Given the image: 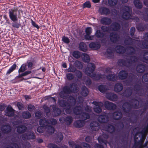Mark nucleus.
Listing matches in <instances>:
<instances>
[{"label": "nucleus", "instance_id": "72a5a7b5", "mask_svg": "<svg viewBox=\"0 0 148 148\" xmlns=\"http://www.w3.org/2000/svg\"><path fill=\"white\" fill-rule=\"evenodd\" d=\"M106 79L109 81L114 82L118 80V77L116 74H109L106 76Z\"/></svg>", "mask_w": 148, "mask_h": 148}, {"label": "nucleus", "instance_id": "9d476101", "mask_svg": "<svg viewBox=\"0 0 148 148\" xmlns=\"http://www.w3.org/2000/svg\"><path fill=\"white\" fill-rule=\"evenodd\" d=\"M109 38L110 41L113 43H117L120 39L119 35L116 32H112L110 33Z\"/></svg>", "mask_w": 148, "mask_h": 148}, {"label": "nucleus", "instance_id": "5701e85b", "mask_svg": "<svg viewBox=\"0 0 148 148\" xmlns=\"http://www.w3.org/2000/svg\"><path fill=\"white\" fill-rule=\"evenodd\" d=\"M27 130V127L25 125H21L17 127L16 132L19 134H22L25 133Z\"/></svg>", "mask_w": 148, "mask_h": 148}, {"label": "nucleus", "instance_id": "13d9d810", "mask_svg": "<svg viewBox=\"0 0 148 148\" xmlns=\"http://www.w3.org/2000/svg\"><path fill=\"white\" fill-rule=\"evenodd\" d=\"M73 121V118L71 116H67L65 118V123L68 125H70Z\"/></svg>", "mask_w": 148, "mask_h": 148}, {"label": "nucleus", "instance_id": "864d4df0", "mask_svg": "<svg viewBox=\"0 0 148 148\" xmlns=\"http://www.w3.org/2000/svg\"><path fill=\"white\" fill-rule=\"evenodd\" d=\"M47 128V132L49 134H53L55 131V128L53 126L51 125L48 126Z\"/></svg>", "mask_w": 148, "mask_h": 148}, {"label": "nucleus", "instance_id": "052dcab7", "mask_svg": "<svg viewBox=\"0 0 148 148\" xmlns=\"http://www.w3.org/2000/svg\"><path fill=\"white\" fill-rule=\"evenodd\" d=\"M16 64H14L11 66L9 69L7 71L6 75H9L15 69H16Z\"/></svg>", "mask_w": 148, "mask_h": 148}, {"label": "nucleus", "instance_id": "f03ea898", "mask_svg": "<svg viewBox=\"0 0 148 148\" xmlns=\"http://www.w3.org/2000/svg\"><path fill=\"white\" fill-rule=\"evenodd\" d=\"M78 87L77 84L75 83L70 84L69 86H65L62 89V90L60 92L59 95L61 98L65 99L67 96L65 94H70L77 92Z\"/></svg>", "mask_w": 148, "mask_h": 148}, {"label": "nucleus", "instance_id": "7c9ffc66", "mask_svg": "<svg viewBox=\"0 0 148 148\" xmlns=\"http://www.w3.org/2000/svg\"><path fill=\"white\" fill-rule=\"evenodd\" d=\"M118 76L119 78L120 79H124L127 77L128 73L127 71L124 70H122L119 72Z\"/></svg>", "mask_w": 148, "mask_h": 148}, {"label": "nucleus", "instance_id": "c85d7f7f", "mask_svg": "<svg viewBox=\"0 0 148 148\" xmlns=\"http://www.w3.org/2000/svg\"><path fill=\"white\" fill-rule=\"evenodd\" d=\"M99 123L97 121H92L90 124L91 129L92 131L98 130L99 129Z\"/></svg>", "mask_w": 148, "mask_h": 148}, {"label": "nucleus", "instance_id": "423d86ee", "mask_svg": "<svg viewBox=\"0 0 148 148\" xmlns=\"http://www.w3.org/2000/svg\"><path fill=\"white\" fill-rule=\"evenodd\" d=\"M139 103H136L134 105L131 103L125 102L123 103L122 105V109L125 112L128 113L132 108L136 109L138 108Z\"/></svg>", "mask_w": 148, "mask_h": 148}, {"label": "nucleus", "instance_id": "393cba45", "mask_svg": "<svg viewBox=\"0 0 148 148\" xmlns=\"http://www.w3.org/2000/svg\"><path fill=\"white\" fill-rule=\"evenodd\" d=\"M100 22L102 24L108 25L111 23L112 20L110 18L104 17L101 19Z\"/></svg>", "mask_w": 148, "mask_h": 148}, {"label": "nucleus", "instance_id": "5fc2aeb1", "mask_svg": "<svg viewBox=\"0 0 148 148\" xmlns=\"http://www.w3.org/2000/svg\"><path fill=\"white\" fill-rule=\"evenodd\" d=\"M118 0H108V5L110 7H112L117 3Z\"/></svg>", "mask_w": 148, "mask_h": 148}, {"label": "nucleus", "instance_id": "4468645a", "mask_svg": "<svg viewBox=\"0 0 148 148\" xmlns=\"http://www.w3.org/2000/svg\"><path fill=\"white\" fill-rule=\"evenodd\" d=\"M98 121L101 123H107L109 120V117L106 113L100 115L98 119Z\"/></svg>", "mask_w": 148, "mask_h": 148}, {"label": "nucleus", "instance_id": "6e6d98bb", "mask_svg": "<svg viewBox=\"0 0 148 148\" xmlns=\"http://www.w3.org/2000/svg\"><path fill=\"white\" fill-rule=\"evenodd\" d=\"M59 105L62 107L64 108L66 107L67 105L70 103L65 100L63 99H61L59 102Z\"/></svg>", "mask_w": 148, "mask_h": 148}, {"label": "nucleus", "instance_id": "cd10ccee", "mask_svg": "<svg viewBox=\"0 0 148 148\" xmlns=\"http://www.w3.org/2000/svg\"><path fill=\"white\" fill-rule=\"evenodd\" d=\"M88 76L96 81H98L102 78V75L101 73L96 74L95 73L90 74L88 73Z\"/></svg>", "mask_w": 148, "mask_h": 148}, {"label": "nucleus", "instance_id": "c03bdc74", "mask_svg": "<svg viewBox=\"0 0 148 148\" xmlns=\"http://www.w3.org/2000/svg\"><path fill=\"white\" fill-rule=\"evenodd\" d=\"M80 115V118L84 121L87 119H89L90 117V114L86 112H83Z\"/></svg>", "mask_w": 148, "mask_h": 148}, {"label": "nucleus", "instance_id": "49530a36", "mask_svg": "<svg viewBox=\"0 0 148 148\" xmlns=\"http://www.w3.org/2000/svg\"><path fill=\"white\" fill-rule=\"evenodd\" d=\"M73 57L77 59H78L82 57V53L78 51H73L72 53Z\"/></svg>", "mask_w": 148, "mask_h": 148}, {"label": "nucleus", "instance_id": "4d7b16f0", "mask_svg": "<svg viewBox=\"0 0 148 148\" xmlns=\"http://www.w3.org/2000/svg\"><path fill=\"white\" fill-rule=\"evenodd\" d=\"M22 73L21 74H20V73H19L18 75L17 76V77L18 78H20L23 77L27 76L29 74L31 73L32 71L30 70H28L26 71H25Z\"/></svg>", "mask_w": 148, "mask_h": 148}, {"label": "nucleus", "instance_id": "6e6552de", "mask_svg": "<svg viewBox=\"0 0 148 148\" xmlns=\"http://www.w3.org/2000/svg\"><path fill=\"white\" fill-rule=\"evenodd\" d=\"M21 137L24 140H34L36 138V136L33 131H29L22 134Z\"/></svg>", "mask_w": 148, "mask_h": 148}, {"label": "nucleus", "instance_id": "0eeeda50", "mask_svg": "<svg viewBox=\"0 0 148 148\" xmlns=\"http://www.w3.org/2000/svg\"><path fill=\"white\" fill-rule=\"evenodd\" d=\"M123 12L121 16L123 19L124 20H128L131 18L132 9L130 6H125L123 8Z\"/></svg>", "mask_w": 148, "mask_h": 148}, {"label": "nucleus", "instance_id": "bb28decb", "mask_svg": "<svg viewBox=\"0 0 148 148\" xmlns=\"http://www.w3.org/2000/svg\"><path fill=\"white\" fill-rule=\"evenodd\" d=\"M84 124V121L81 120H77L74 122L73 123L74 126L77 128H80L83 127Z\"/></svg>", "mask_w": 148, "mask_h": 148}, {"label": "nucleus", "instance_id": "f3484780", "mask_svg": "<svg viewBox=\"0 0 148 148\" xmlns=\"http://www.w3.org/2000/svg\"><path fill=\"white\" fill-rule=\"evenodd\" d=\"M1 130L3 133L8 134L11 131L12 127L9 124L4 125L2 126Z\"/></svg>", "mask_w": 148, "mask_h": 148}, {"label": "nucleus", "instance_id": "dca6fc26", "mask_svg": "<svg viewBox=\"0 0 148 148\" xmlns=\"http://www.w3.org/2000/svg\"><path fill=\"white\" fill-rule=\"evenodd\" d=\"M103 106L108 110H114L116 108V105L113 103L108 101L104 102Z\"/></svg>", "mask_w": 148, "mask_h": 148}, {"label": "nucleus", "instance_id": "39448f33", "mask_svg": "<svg viewBox=\"0 0 148 148\" xmlns=\"http://www.w3.org/2000/svg\"><path fill=\"white\" fill-rule=\"evenodd\" d=\"M34 66L33 61L30 60H28L26 63L23 64L18 70V72L19 73L23 72L26 71L27 69H33Z\"/></svg>", "mask_w": 148, "mask_h": 148}, {"label": "nucleus", "instance_id": "a878e982", "mask_svg": "<svg viewBox=\"0 0 148 148\" xmlns=\"http://www.w3.org/2000/svg\"><path fill=\"white\" fill-rule=\"evenodd\" d=\"M115 49L116 52L119 54H123L126 51L125 48L120 45H116L115 47Z\"/></svg>", "mask_w": 148, "mask_h": 148}, {"label": "nucleus", "instance_id": "a18cd8bd", "mask_svg": "<svg viewBox=\"0 0 148 148\" xmlns=\"http://www.w3.org/2000/svg\"><path fill=\"white\" fill-rule=\"evenodd\" d=\"M146 28V25L142 23L138 24L136 25V28L139 31H143L145 30Z\"/></svg>", "mask_w": 148, "mask_h": 148}, {"label": "nucleus", "instance_id": "7ed1b4c3", "mask_svg": "<svg viewBox=\"0 0 148 148\" xmlns=\"http://www.w3.org/2000/svg\"><path fill=\"white\" fill-rule=\"evenodd\" d=\"M9 16L10 19L14 23H12V26L14 27L18 28L21 26V24L18 22H16L18 21V18H21V15L20 13L18 14V9L16 8L14 9L9 10Z\"/></svg>", "mask_w": 148, "mask_h": 148}, {"label": "nucleus", "instance_id": "338daca9", "mask_svg": "<svg viewBox=\"0 0 148 148\" xmlns=\"http://www.w3.org/2000/svg\"><path fill=\"white\" fill-rule=\"evenodd\" d=\"M66 76L67 79L69 81L73 79L75 77L74 75L71 73H67Z\"/></svg>", "mask_w": 148, "mask_h": 148}, {"label": "nucleus", "instance_id": "a19ab883", "mask_svg": "<svg viewBox=\"0 0 148 148\" xmlns=\"http://www.w3.org/2000/svg\"><path fill=\"white\" fill-rule=\"evenodd\" d=\"M98 89L101 93H105L107 91L108 88L106 85L101 84L98 86Z\"/></svg>", "mask_w": 148, "mask_h": 148}, {"label": "nucleus", "instance_id": "c9c22d12", "mask_svg": "<svg viewBox=\"0 0 148 148\" xmlns=\"http://www.w3.org/2000/svg\"><path fill=\"white\" fill-rule=\"evenodd\" d=\"M120 27L121 26L120 24L116 22L113 23L111 25V30L113 31H117L120 29Z\"/></svg>", "mask_w": 148, "mask_h": 148}, {"label": "nucleus", "instance_id": "aec40b11", "mask_svg": "<svg viewBox=\"0 0 148 148\" xmlns=\"http://www.w3.org/2000/svg\"><path fill=\"white\" fill-rule=\"evenodd\" d=\"M138 45L142 49H148V40L145 39L142 41L140 40L138 43Z\"/></svg>", "mask_w": 148, "mask_h": 148}, {"label": "nucleus", "instance_id": "f257e3e1", "mask_svg": "<svg viewBox=\"0 0 148 148\" xmlns=\"http://www.w3.org/2000/svg\"><path fill=\"white\" fill-rule=\"evenodd\" d=\"M128 79L130 82L134 84L133 89L136 93L140 96H145L147 93L148 95V84L146 86V89L143 88L141 82L137 76L134 74L129 76Z\"/></svg>", "mask_w": 148, "mask_h": 148}, {"label": "nucleus", "instance_id": "de8ad7c7", "mask_svg": "<svg viewBox=\"0 0 148 148\" xmlns=\"http://www.w3.org/2000/svg\"><path fill=\"white\" fill-rule=\"evenodd\" d=\"M134 4L135 6L138 9H141L143 7L142 3L139 0H134Z\"/></svg>", "mask_w": 148, "mask_h": 148}, {"label": "nucleus", "instance_id": "f8f14e48", "mask_svg": "<svg viewBox=\"0 0 148 148\" xmlns=\"http://www.w3.org/2000/svg\"><path fill=\"white\" fill-rule=\"evenodd\" d=\"M109 137V135L108 134L103 133L101 136L98 138V140L99 143H103L104 145H107L108 143L107 140Z\"/></svg>", "mask_w": 148, "mask_h": 148}, {"label": "nucleus", "instance_id": "b1692460", "mask_svg": "<svg viewBox=\"0 0 148 148\" xmlns=\"http://www.w3.org/2000/svg\"><path fill=\"white\" fill-rule=\"evenodd\" d=\"M73 112L75 114L80 115L83 112L82 108L80 106H77L74 107L73 109Z\"/></svg>", "mask_w": 148, "mask_h": 148}, {"label": "nucleus", "instance_id": "9b49d317", "mask_svg": "<svg viewBox=\"0 0 148 148\" xmlns=\"http://www.w3.org/2000/svg\"><path fill=\"white\" fill-rule=\"evenodd\" d=\"M129 131L126 133L123 132V135L119 137V143L121 144L127 145V143Z\"/></svg>", "mask_w": 148, "mask_h": 148}, {"label": "nucleus", "instance_id": "bf43d9fd", "mask_svg": "<svg viewBox=\"0 0 148 148\" xmlns=\"http://www.w3.org/2000/svg\"><path fill=\"white\" fill-rule=\"evenodd\" d=\"M69 99L70 101L71 106H75L76 102V100L75 98L72 96H69Z\"/></svg>", "mask_w": 148, "mask_h": 148}, {"label": "nucleus", "instance_id": "3c124183", "mask_svg": "<svg viewBox=\"0 0 148 148\" xmlns=\"http://www.w3.org/2000/svg\"><path fill=\"white\" fill-rule=\"evenodd\" d=\"M105 34L101 32L100 30H97L95 33V35L98 38H103L105 35Z\"/></svg>", "mask_w": 148, "mask_h": 148}, {"label": "nucleus", "instance_id": "2eb2a0df", "mask_svg": "<svg viewBox=\"0 0 148 148\" xmlns=\"http://www.w3.org/2000/svg\"><path fill=\"white\" fill-rule=\"evenodd\" d=\"M95 69V66L92 63H89L88 67L86 69L85 72L86 74L88 76V73L90 74L93 73V72Z\"/></svg>", "mask_w": 148, "mask_h": 148}, {"label": "nucleus", "instance_id": "4be33fe9", "mask_svg": "<svg viewBox=\"0 0 148 148\" xmlns=\"http://www.w3.org/2000/svg\"><path fill=\"white\" fill-rule=\"evenodd\" d=\"M7 112L5 113L6 116L9 117H12L14 115L15 110L11 106H8L6 108Z\"/></svg>", "mask_w": 148, "mask_h": 148}, {"label": "nucleus", "instance_id": "37998d69", "mask_svg": "<svg viewBox=\"0 0 148 148\" xmlns=\"http://www.w3.org/2000/svg\"><path fill=\"white\" fill-rule=\"evenodd\" d=\"M79 48L80 50L86 52L87 51V48L86 45L83 42H81L79 45Z\"/></svg>", "mask_w": 148, "mask_h": 148}, {"label": "nucleus", "instance_id": "ea45409f", "mask_svg": "<svg viewBox=\"0 0 148 148\" xmlns=\"http://www.w3.org/2000/svg\"><path fill=\"white\" fill-rule=\"evenodd\" d=\"M107 131L110 134L113 133L115 131V127L112 125L108 124L106 126Z\"/></svg>", "mask_w": 148, "mask_h": 148}, {"label": "nucleus", "instance_id": "20e7f679", "mask_svg": "<svg viewBox=\"0 0 148 148\" xmlns=\"http://www.w3.org/2000/svg\"><path fill=\"white\" fill-rule=\"evenodd\" d=\"M138 61V58L136 56H130V58L127 59V60L122 59H119L118 61V64L121 66L129 67L132 63L137 62Z\"/></svg>", "mask_w": 148, "mask_h": 148}, {"label": "nucleus", "instance_id": "e2e57ef3", "mask_svg": "<svg viewBox=\"0 0 148 148\" xmlns=\"http://www.w3.org/2000/svg\"><path fill=\"white\" fill-rule=\"evenodd\" d=\"M76 68L72 65H70L69 67L67 69V71L69 72H72L74 73L76 71Z\"/></svg>", "mask_w": 148, "mask_h": 148}, {"label": "nucleus", "instance_id": "f704fd0d", "mask_svg": "<svg viewBox=\"0 0 148 148\" xmlns=\"http://www.w3.org/2000/svg\"><path fill=\"white\" fill-rule=\"evenodd\" d=\"M132 90L130 87H127L126 90L122 93V94L123 96L126 97H129L132 95Z\"/></svg>", "mask_w": 148, "mask_h": 148}, {"label": "nucleus", "instance_id": "09e8293b", "mask_svg": "<svg viewBox=\"0 0 148 148\" xmlns=\"http://www.w3.org/2000/svg\"><path fill=\"white\" fill-rule=\"evenodd\" d=\"M53 109L54 112V116H58L60 115L61 113V111L60 108L56 106H54L53 107Z\"/></svg>", "mask_w": 148, "mask_h": 148}, {"label": "nucleus", "instance_id": "c756f323", "mask_svg": "<svg viewBox=\"0 0 148 148\" xmlns=\"http://www.w3.org/2000/svg\"><path fill=\"white\" fill-rule=\"evenodd\" d=\"M89 47L94 50H97L99 49L101 45L99 43L97 42H92L89 44Z\"/></svg>", "mask_w": 148, "mask_h": 148}, {"label": "nucleus", "instance_id": "e433bc0d", "mask_svg": "<svg viewBox=\"0 0 148 148\" xmlns=\"http://www.w3.org/2000/svg\"><path fill=\"white\" fill-rule=\"evenodd\" d=\"M123 88V86L121 83H117L114 86V91L116 92H119L121 91Z\"/></svg>", "mask_w": 148, "mask_h": 148}, {"label": "nucleus", "instance_id": "8fccbe9b", "mask_svg": "<svg viewBox=\"0 0 148 148\" xmlns=\"http://www.w3.org/2000/svg\"><path fill=\"white\" fill-rule=\"evenodd\" d=\"M83 61L85 62H89L90 61V59L89 56L87 54L82 53V57Z\"/></svg>", "mask_w": 148, "mask_h": 148}, {"label": "nucleus", "instance_id": "774afa93", "mask_svg": "<svg viewBox=\"0 0 148 148\" xmlns=\"http://www.w3.org/2000/svg\"><path fill=\"white\" fill-rule=\"evenodd\" d=\"M71 105L70 104H69L66 106V107L65 108L64 110L66 113L67 114H70L71 112Z\"/></svg>", "mask_w": 148, "mask_h": 148}, {"label": "nucleus", "instance_id": "ddd939ff", "mask_svg": "<svg viewBox=\"0 0 148 148\" xmlns=\"http://www.w3.org/2000/svg\"><path fill=\"white\" fill-rule=\"evenodd\" d=\"M16 117L18 118H22L28 119L31 117V113L28 111L19 112L16 115Z\"/></svg>", "mask_w": 148, "mask_h": 148}, {"label": "nucleus", "instance_id": "58836bf2", "mask_svg": "<svg viewBox=\"0 0 148 148\" xmlns=\"http://www.w3.org/2000/svg\"><path fill=\"white\" fill-rule=\"evenodd\" d=\"M89 91L88 88L85 86H82L80 92L81 95L83 96L86 97L88 95Z\"/></svg>", "mask_w": 148, "mask_h": 148}, {"label": "nucleus", "instance_id": "473e14b6", "mask_svg": "<svg viewBox=\"0 0 148 148\" xmlns=\"http://www.w3.org/2000/svg\"><path fill=\"white\" fill-rule=\"evenodd\" d=\"M148 131L145 130V132L143 133L141 135V136L140 138V140L138 141V146L140 147H141L142 144L143 143L145 139L146 134L147 132Z\"/></svg>", "mask_w": 148, "mask_h": 148}, {"label": "nucleus", "instance_id": "69168bd1", "mask_svg": "<svg viewBox=\"0 0 148 148\" xmlns=\"http://www.w3.org/2000/svg\"><path fill=\"white\" fill-rule=\"evenodd\" d=\"M69 144L71 145L72 148H82L79 145L76 144L74 142H69Z\"/></svg>", "mask_w": 148, "mask_h": 148}, {"label": "nucleus", "instance_id": "680f3d73", "mask_svg": "<svg viewBox=\"0 0 148 148\" xmlns=\"http://www.w3.org/2000/svg\"><path fill=\"white\" fill-rule=\"evenodd\" d=\"M101 29L104 32H108L111 30V28L108 26H102L101 27Z\"/></svg>", "mask_w": 148, "mask_h": 148}, {"label": "nucleus", "instance_id": "4c0bfd02", "mask_svg": "<svg viewBox=\"0 0 148 148\" xmlns=\"http://www.w3.org/2000/svg\"><path fill=\"white\" fill-rule=\"evenodd\" d=\"M145 64H139L137 66L136 70L138 72L143 73L145 71Z\"/></svg>", "mask_w": 148, "mask_h": 148}, {"label": "nucleus", "instance_id": "412c9836", "mask_svg": "<svg viewBox=\"0 0 148 148\" xmlns=\"http://www.w3.org/2000/svg\"><path fill=\"white\" fill-rule=\"evenodd\" d=\"M99 12L101 15L107 16L110 13V10L106 7H101L99 8Z\"/></svg>", "mask_w": 148, "mask_h": 148}, {"label": "nucleus", "instance_id": "2f4dec72", "mask_svg": "<svg viewBox=\"0 0 148 148\" xmlns=\"http://www.w3.org/2000/svg\"><path fill=\"white\" fill-rule=\"evenodd\" d=\"M123 116L122 113L121 111H116L112 113V116L114 120L120 119Z\"/></svg>", "mask_w": 148, "mask_h": 148}, {"label": "nucleus", "instance_id": "6ab92c4d", "mask_svg": "<svg viewBox=\"0 0 148 148\" xmlns=\"http://www.w3.org/2000/svg\"><path fill=\"white\" fill-rule=\"evenodd\" d=\"M106 96L108 99L113 101H116L118 99L117 95L112 93L109 92L106 93Z\"/></svg>", "mask_w": 148, "mask_h": 148}, {"label": "nucleus", "instance_id": "a211bd4d", "mask_svg": "<svg viewBox=\"0 0 148 148\" xmlns=\"http://www.w3.org/2000/svg\"><path fill=\"white\" fill-rule=\"evenodd\" d=\"M39 125L45 128H47L48 126H49L50 122H49V119L44 118L41 119L39 121Z\"/></svg>", "mask_w": 148, "mask_h": 148}, {"label": "nucleus", "instance_id": "603ef678", "mask_svg": "<svg viewBox=\"0 0 148 148\" xmlns=\"http://www.w3.org/2000/svg\"><path fill=\"white\" fill-rule=\"evenodd\" d=\"M139 128L138 127H136L134 128V129L133 131L134 132V134H133L134 135V136H137L138 134H141V135L143 134L145 131L146 130L145 128H143L141 131H139V130H138L136 133H134L135 131L134 130H136L137 128Z\"/></svg>", "mask_w": 148, "mask_h": 148}, {"label": "nucleus", "instance_id": "1a4fd4ad", "mask_svg": "<svg viewBox=\"0 0 148 148\" xmlns=\"http://www.w3.org/2000/svg\"><path fill=\"white\" fill-rule=\"evenodd\" d=\"M92 103L95 106L93 108L94 111L97 113H101L102 111V107L103 106V103L96 101H94Z\"/></svg>", "mask_w": 148, "mask_h": 148}, {"label": "nucleus", "instance_id": "79ce46f5", "mask_svg": "<svg viewBox=\"0 0 148 148\" xmlns=\"http://www.w3.org/2000/svg\"><path fill=\"white\" fill-rule=\"evenodd\" d=\"M135 40V39L132 38L130 36H128L125 40L124 43L126 45H132L134 44Z\"/></svg>", "mask_w": 148, "mask_h": 148}, {"label": "nucleus", "instance_id": "0e129e2a", "mask_svg": "<svg viewBox=\"0 0 148 148\" xmlns=\"http://www.w3.org/2000/svg\"><path fill=\"white\" fill-rule=\"evenodd\" d=\"M63 136L61 133H58L57 135L56 139L58 142H60L63 139Z\"/></svg>", "mask_w": 148, "mask_h": 148}]
</instances>
